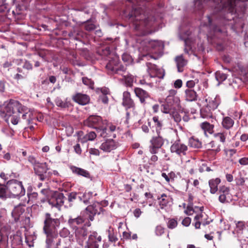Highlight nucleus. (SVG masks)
<instances>
[{
    "label": "nucleus",
    "instance_id": "1",
    "mask_svg": "<svg viewBox=\"0 0 248 248\" xmlns=\"http://www.w3.org/2000/svg\"><path fill=\"white\" fill-rule=\"evenodd\" d=\"M102 209L98 203L88 206L81 215L75 218L69 217L67 223L74 231L83 228V225L90 226L91 224L90 221H93L94 216L97 214H99Z\"/></svg>",
    "mask_w": 248,
    "mask_h": 248
},
{
    "label": "nucleus",
    "instance_id": "2",
    "mask_svg": "<svg viewBox=\"0 0 248 248\" xmlns=\"http://www.w3.org/2000/svg\"><path fill=\"white\" fill-rule=\"evenodd\" d=\"M106 68L110 74H118L124 79L126 86L131 87L134 80V77L126 71V68L119 64V61L117 57L111 58L106 65Z\"/></svg>",
    "mask_w": 248,
    "mask_h": 248
},
{
    "label": "nucleus",
    "instance_id": "3",
    "mask_svg": "<svg viewBox=\"0 0 248 248\" xmlns=\"http://www.w3.org/2000/svg\"><path fill=\"white\" fill-rule=\"evenodd\" d=\"M7 190L10 197H21L25 193L22 183L16 179L10 180L7 182Z\"/></svg>",
    "mask_w": 248,
    "mask_h": 248
},
{
    "label": "nucleus",
    "instance_id": "4",
    "mask_svg": "<svg viewBox=\"0 0 248 248\" xmlns=\"http://www.w3.org/2000/svg\"><path fill=\"white\" fill-rule=\"evenodd\" d=\"M60 225L58 218H52L50 214H45L44 220L43 231L44 232H58Z\"/></svg>",
    "mask_w": 248,
    "mask_h": 248
},
{
    "label": "nucleus",
    "instance_id": "5",
    "mask_svg": "<svg viewBox=\"0 0 248 248\" xmlns=\"http://www.w3.org/2000/svg\"><path fill=\"white\" fill-rule=\"evenodd\" d=\"M23 107L18 101L10 99L5 103L3 112L5 116H11L12 114L18 112Z\"/></svg>",
    "mask_w": 248,
    "mask_h": 248
},
{
    "label": "nucleus",
    "instance_id": "6",
    "mask_svg": "<svg viewBox=\"0 0 248 248\" xmlns=\"http://www.w3.org/2000/svg\"><path fill=\"white\" fill-rule=\"evenodd\" d=\"M170 150L171 153H174L179 156H182L186 155L188 147L180 139H178L172 142Z\"/></svg>",
    "mask_w": 248,
    "mask_h": 248
},
{
    "label": "nucleus",
    "instance_id": "7",
    "mask_svg": "<svg viewBox=\"0 0 248 248\" xmlns=\"http://www.w3.org/2000/svg\"><path fill=\"white\" fill-rule=\"evenodd\" d=\"M84 124L85 125L96 129L98 133H100V129L103 127L102 119L100 116L97 115L89 116L84 121Z\"/></svg>",
    "mask_w": 248,
    "mask_h": 248
},
{
    "label": "nucleus",
    "instance_id": "8",
    "mask_svg": "<svg viewBox=\"0 0 248 248\" xmlns=\"http://www.w3.org/2000/svg\"><path fill=\"white\" fill-rule=\"evenodd\" d=\"M120 131L119 127H117L115 125L110 124H108L107 127H102L100 129V136L102 137H116V133H118Z\"/></svg>",
    "mask_w": 248,
    "mask_h": 248
},
{
    "label": "nucleus",
    "instance_id": "9",
    "mask_svg": "<svg viewBox=\"0 0 248 248\" xmlns=\"http://www.w3.org/2000/svg\"><path fill=\"white\" fill-rule=\"evenodd\" d=\"M34 170L35 174L38 176L41 181H45L48 178L47 174L48 169L46 163H37L34 166Z\"/></svg>",
    "mask_w": 248,
    "mask_h": 248
},
{
    "label": "nucleus",
    "instance_id": "10",
    "mask_svg": "<svg viewBox=\"0 0 248 248\" xmlns=\"http://www.w3.org/2000/svg\"><path fill=\"white\" fill-rule=\"evenodd\" d=\"M66 199V198L64 196L63 194L59 193L52 196L49 199L48 202L52 207L60 209V208L63 205L64 200Z\"/></svg>",
    "mask_w": 248,
    "mask_h": 248
},
{
    "label": "nucleus",
    "instance_id": "11",
    "mask_svg": "<svg viewBox=\"0 0 248 248\" xmlns=\"http://www.w3.org/2000/svg\"><path fill=\"white\" fill-rule=\"evenodd\" d=\"M101 239L100 235H98L97 232H93L90 235L85 247L87 248H98V243L101 242Z\"/></svg>",
    "mask_w": 248,
    "mask_h": 248
},
{
    "label": "nucleus",
    "instance_id": "12",
    "mask_svg": "<svg viewBox=\"0 0 248 248\" xmlns=\"http://www.w3.org/2000/svg\"><path fill=\"white\" fill-rule=\"evenodd\" d=\"M7 228V227L0 221V248H8L9 237L5 233Z\"/></svg>",
    "mask_w": 248,
    "mask_h": 248
},
{
    "label": "nucleus",
    "instance_id": "13",
    "mask_svg": "<svg viewBox=\"0 0 248 248\" xmlns=\"http://www.w3.org/2000/svg\"><path fill=\"white\" fill-rule=\"evenodd\" d=\"M18 114L20 115L21 121L22 120L27 124H30L33 119L32 112L24 106L18 112Z\"/></svg>",
    "mask_w": 248,
    "mask_h": 248
},
{
    "label": "nucleus",
    "instance_id": "14",
    "mask_svg": "<svg viewBox=\"0 0 248 248\" xmlns=\"http://www.w3.org/2000/svg\"><path fill=\"white\" fill-rule=\"evenodd\" d=\"M46 235V248H50L56 242L57 246L60 245L61 240L58 238V232H44Z\"/></svg>",
    "mask_w": 248,
    "mask_h": 248
},
{
    "label": "nucleus",
    "instance_id": "15",
    "mask_svg": "<svg viewBox=\"0 0 248 248\" xmlns=\"http://www.w3.org/2000/svg\"><path fill=\"white\" fill-rule=\"evenodd\" d=\"M122 105L125 108L126 110L128 108H135V104L131 98L130 93L127 91L123 93Z\"/></svg>",
    "mask_w": 248,
    "mask_h": 248
},
{
    "label": "nucleus",
    "instance_id": "16",
    "mask_svg": "<svg viewBox=\"0 0 248 248\" xmlns=\"http://www.w3.org/2000/svg\"><path fill=\"white\" fill-rule=\"evenodd\" d=\"M118 146V143L112 139L107 140L103 142L100 146V149L105 152H110L116 149Z\"/></svg>",
    "mask_w": 248,
    "mask_h": 248
},
{
    "label": "nucleus",
    "instance_id": "17",
    "mask_svg": "<svg viewBox=\"0 0 248 248\" xmlns=\"http://www.w3.org/2000/svg\"><path fill=\"white\" fill-rule=\"evenodd\" d=\"M75 236L78 244L83 246L84 241L86 239L88 232L84 228H81L75 231Z\"/></svg>",
    "mask_w": 248,
    "mask_h": 248
},
{
    "label": "nucleus",
    "instance_id": "18",
    "mask_svg": "<svg viewBox=\"0 0 248 248\" xmlns=\"http://www.w3.org/2000/svg\"><path fill=\"white\" fill-rule=\"evenodd\" d=\"M73 100L79 105H85L90 102V97L85 94L77 93L72 96Z\"/></svg>",
    "mask_w": 248,
    "mask_h": 248
},
{
    "label": "nucleus",
    "instance_id": "19",
    "mask_svg": "<svg viewBox=\"0 0 248 248\" xmlns=\"http://www.w3.org/2000/svg\"><path fill=\"white\" fill-rule=\"evenodd\" d=\"M24 212V207L22 204H19L14 207L12 212V216L15 222L19 221L20 218Z\"/></svg>",
    "mask_w": 248,
    "mask_h": 248
},
{
    "label": "nucleus",
    "instance_id": "20",
    "mask_svg": "<svg viewBox=\"0 0 248 248\" xmlns=\"http://www.w3.org/2000/svg\"><path fill=\"white\" fill-rule=\"evenodd\" d=\"M134 93L142 104H145V100L150 97L148 93L140 88H135Z\"/></svg>",
    "mask_w": 248,
    "mask_h": 248
},
{
    "label": "nucleus",
    "instance_id": "21",
    "mask_svg": "<svg viewBox=\"0 0 248 248\" xmlns=\"http://www.w3.org/2000/svg\"><path fill=\"white\" fill-rule=\"evenodd\" d=\"M146 64L147 67V72L151 77L157 76L159 78H163L164 76V73L161 76H158V72L159 71L161 70L157 68V66L155 64H153L151 62H147Z\"/></svg>",
    "mask_w": 248,
    "mask_h": 248
},
{
    "label": "nucleus",
    "instance_id": "22",
    "mask_svg": "<svg viewBox=\"0 0 248 248\" xmlns=\"http://www.w3.org/2000/svg\"><path fill=\"white\" fill-rule=\"evenodd\" d=\"M9 240L12 248H16L18 246L22 245V237L17 234H13L10 235Z\"/></svg>",
    "mask_w": 248,
    "mask_h": 248
},
{
    "label": "nucleus",
    "instance_id": "23",
    "mask_svg": "<svg viewBox=\"0 0 248 248\" xmlns=\"http://www.w3.org/2000/svg\"><path fill=\"white\" fill-rule=\"evenodd\" d=\"M197 93L193 89H187L185 91V98L186 101H195L198 99Z\"/></svg>",
    "mask_w": 248,
    "mask_h": 248
},
{
    "label": "nucleus",
    "instance_id": "24",
    "mask_svg": "<svg viewBox=\"0 0 248 248\" xmlns=\"http://www.w3.org/2000/svg\"><path fill=\"white\" fill-rule=\"evenodd\" d=\"M175 61L176 63L178 71L179 72H182L184 70V67L187 64V61L184 59L182 55H180L175 57Z\"/></svg>",
    "mask_w": 248,
    "mask_h": 248
},
{
    "label": "nucleus",
    "instance_id": "25",
    "mask_svg": "<svg viewBox=\"0 0 248 248\" xmlns=\"http://www.w3.org/2000/svg\"><path fill=\"white\" fill-rule=\"evenodd\" d=\"M204 215L206 216L205 213L201 212L200 214H197L194 217V220L196 221L195 223V227L196 229H199L201 224L205 226L210 223L209 221H205L203 220L204 219V218H203Z\"/></svg>",
    "mask_w": 248,
    "mask_h": 248
},
{
    "label": "nucleus",
    "instance_id": "26",
    "mask_svg": "<svg viewBox=\"0 0 248 248\" xmlns=\"http://www.w3.org/2000/svg\"><path fill=\"white\" fill-rule=\"evenodd\" d=\"M70 169H71V170H72V171L73 172V173H74L78 175L82 176L85 177L87 178H91V175H90V173L89 172V171H88L87 170H86L83 169L78 168V167H77L76 166H72L70 168Z\"/></svg>",
    "mask_w": 248,
    "mask_h": 248
},
{
    "label": "nucleus",
    "instance_id": "27",
    "mask_svg": "<svg viewBox=\"0 0 248 248\" xmlns=\"http://www.w3.org/2000/svg\"><path fill=\"white\" fill-rule=\"evenodd\" d=\"M221 180L219 178H217L212 179L208 182L210 187V192L211 194H215L218 190V185L220 183Z\"/></svg>",
    "mask_w": 248,
    "mask_h": 248
},
{
    "label": "nucleus",
    "instance_id": "28",
    "mask_svg": "<svg viewBox=\"0 0 248 248\" xmlns=\"http://www.w3.org/2000/svg\"><path fill=\"white\" fill-rule=\"evenodd\" d=\"M151 144L157 147L161 148L164 144V141L161 134H157L156 136H153L150 140Z\"/></svg>",
    "mask_w": 248,
    "mask_h": 248
},
{
    "label": "nucleus",
    "instance_id": "29",
    "mask_svg": "<svg viewBox=\"0 0 248 248\" xmlns=\"http://www.w3.org/2000/svg\"><path fill=\"white\" fill-rule=\"evenodd\" d=\"M55 103L57 106L62 108H68L71 106L70 101L68 98L62 100L60 97H58L55 99Z\"/></svg>",
    "mask_w": 248,
    "mask_h": 248
},
{
    "label": "nucleus",
    "instance_id": "30",
    "mask_svg": "<svg viewBox=\"0 0 248 248\" xmlns=\"http://www.w3.org/2000/svg\"><path fill=\"white\" fill-rule=\"evenodd\" d=\"M212 110L209 105H207L201 109V115L203 118L208 119L213 117Z\"/></svg>",
    "mask_w": 248,
    "mask_h": 248
},
{
    "label": "nucleus",
    "instance_id": "31",
    "mask_svg": "<svg viewBox=\"0 0 248 248\" xmlns=\"http://www.w3.org/2000/svg\"><path fill=\"white\" fill-rule=\"evenodd\" d=\"M234 123V120L232 118L226 116L223 118L221 124L224 128L228 130L233 126Z\"/></svg>",
    "mask_w": 248,
    "mask_h": 248
},
{
    "label": "nucleus",
    "instance_id": "32",
    "mask_svg": "<svg viewBox=\"0 0 248 248\" xmlns=\"http://www.w3.org/2000/svg\"><path fill=\"white\" fill-rule=\"evenodd\" d=\"M153 121L154 123L155 131L157 134H161V131L163 125L162 121L159 119L158 116H154L153 118Z\"/></svg>",
    "mask_w": 248,
    "mask_h": 248
},
{
    "label": "nucleus",
    "instance_id": "33",
    "mask_svg": "<svg viewBox=\"0 0 248 248\" xmlns=\"http://www.w3.org/2000/svg\"><path fill=\"white\" fill-rule=\"evenodd\" d=\"M172 102L173 101H170V102H167V101H165V102L162 104L161 106V110L164 113H171L172 111H171L172 107Z\"/></svg>",
    "mask_w": 248,
    "mask_h": 248
},
{
    "label": "nucleus",
    "instance_id": "34",
    "mask_svg": "<svg viewBox=\"0 0 248 248\" xmlns=\"http://www.w3.org/2000/svg\"><path fill=\"white\" fill-rule=\"evenodd\" d=\"M177 93V91L174 89H171L169 91V94L166 97V101L167 102H170V101H173V102L177 103L179 101V99L178 97L175 96Z\"/></svg>",
    "mask_w": 248,
    "mask_h": 248
},
{
    "label": "nucleus",
    "instance_id": "35",
    "mask_svg": "<svg viewBox=\"0 0 248 248\" xmlns=\"http://www.w3.org/2000/svg\"><path fill=\"white\" fill-rule=\"evenodd\" d=\"M220 98L219 96L217 95L214 99H209L208 105L212 110L216 109L220 103Z\"/></svg>",
    "mask_w": 248,
    "mask_h": 248
},
{
    "label": "nucleus",
    "instance_id": "36",
    "mask_svg": "<svg viewBox=\"0 0 248 248\" xmlns=\"http://www.w3.org/2000/svg\"><path fill=\"white\" fill-rule=\"evenodd\" d=\"M200 126L205 132H207L211 134L213 132L214 126L208 122H205L201 123Z\"/></svg>",
    "mask_w": 248,
    "mask_h": 248
},
{
    "label": "nucleus",
    "instance_id": "37",
    "mask_svg": "<svg viewBox=\"0 0 248 248\" xmlns=\"http://www.w3.org/2000/svg\"><path fill=\"white\" fill-rule=\"evenodd\" d=\"M189 145L193 148H200L202 147V143L198 139L190 138L188 140Z\"/></svg>",
    "mask_w": 248,
    "mask_h": 248
},
{
    "label": "nucleus",
    "instance_id": "38",
    "mask_svg": "<svg viewBox=\"0 0 248 248\" xmlns=\"http://www.w3.org/2000/svg\"><path fill=\"white\" fill-rule=\"evenodd\" d=\"M159 200V205L161 209L166 207L168 203V198L166 194H163L160 198H158Z\"/></svg>",
    "mask_w": 248,
    "mask_h": 248
},
{
    "label": "nucleus",
    "instance_id": "39",
    "mask_svg": "<svg viewBox=\"0 0 248 248\" xmlns=\"http://www.w3.org/2000/svg\"><path fill=\"white\" fill-rule=\"evenodd\" d=\"M108 237L109 241L111 242H116L118 241V239L116 236V234L114 232L113 229L110 227L108 231Z\"/></svg>",
    "mask_w": 248,
    "mask_h": 248
},
{
    "label": "nucleus",
    "instance_id": "40",
    "mask_svg": "<svg viewBox=\"0 0 248 248\" xmlns=\"http://www.w3.org/2000/svg\"><path fill=\"white\" fill-rule=\"evenodd\" d=\"M96 137V134L94 132H90L87 134L82 139H81L82 142H86L88 140H93Z\"/></svg>",
    "mask_w": 248,
    "mask_h": 248
},
{
    "label": "nucleus",
    "instance_id": "41",
    "mask_svg": "<svg viewBox=\"0 0 248 248\" xmlns=\"http://www.w3.org/2000/svg\"><path fill=\"white\" fill-rule=\"evenodd\" d=\"M215 77L218 82V85L224 81L227 78V75L221 71H217L215 73Z\"/></svg>",
    "mask_w": 248,
    "mask_h": 248
},
{
    "label": "nucleus",
    "instance_id": "42",
    "mask_svg": "<svg viewBox=\"0 0 248 248\" xmlns=\"http://www.w3.org/2000/svg\"><path fill=\"white\" fill-rule=\"evenodd\" d=\"M236 228L235 231L238 233H242V231L246 228L245 222L244 221H235Z\"/></svg>",
    "mask_w": 248,
    "mask_h": 248
},
{
    "label": "nucleus",
    "instance_id": "43",
    "mask_svg": "<svg viewBox=\"0 0 248 248\" xmlns=\"http://www.w3.org/2000/svg\"><path fill=\"white\" fill-rule=\"evenodd\" d=\"M7 196H9V194L7 190V184L4 185L0 184V198H5Z\"/></svg>",
    "mask_w": 248,
    "mask_h": 248
},
{
    "label": "nucleus",
    "instance_id": "44",
    "mask_svg": "<svg viewBox=\"0 0 248 248\" xmlns=\"http://www.w3.org/2000/svg\"><path fill=\"white\" fill-rule=\"evenodd\" d=\"M10 116L11 117L10 121L13 124L16 125L18 123L21 122L20 117V115L18 114V112L12 114Z\"/></svg>",
    "mask_w": 248,
    "mask_h": 248
},
{
    "label": "nucleus",
    "instance_id": "45",
    "mask_svg": "<svg viewBox=\"0 0 248 248\" xmlns=\"http://www.w3.org/2000/svg\"><path fill=\"white\" fill-rule=\"evenodd\" d=\"M171 116L173 118L174 121L177 124L180 123L182 120V116L180 113L177 111H173L170 113Z\"/></svg>",
    "mask_w": 248,
    "mask_h": 248
},
{
    "label": "nucleus",
    "instance_id": "46",
    "mask_svg": "<svg viewBox=\"0 0 248 248\" xmlns=\"http://www.w3.org/2000/svg\"><path fill=\"white\" fill-rule=\"evenodd\" d=\"M82 79L84 84L89 86L90 88H93L94 83L91 79L87 77H83Z\"/></svg>",
    "mask_w": 248,
    "mask_h": 248
},
{
    "label": "nucleus",
    "instance_id": "47",
    "mask_svg": "<svg viewBox=\"0 0 248 248\" xmlns=\"http://www.w3.org/2000/svg\"><path fill=\"white\" fill-rule=\"evenodd\" d=\"M215 137L217 140L224 143L226 140V135L224 133H217L215 134Z\"/></svg>",
    "mask_w": 248,
    "mask_h": 248
},
{
    "label": "nucleus",
    "instance_id": "48",
    "mask_svg": "<svg viewBox=\"0 0 248 248\" xmlns=\"http://www.w3.org/2000/svg\"><path fill=\"white\" fill-rule=\"evenodd\" d=\"M209 147L211 148V150L215 151L216 152H218L220 151V146L217 145L216 143L214 141H211L208 144Z\"/></svg>",
    "mask_w": 248,
    "mask_h": 248
},
{
    "label": "nucleus",
    "instance_id": "49",
    "mask_svg": "<svg viewBox=\"0 0 248 248\" xmlns=\"http://www.w3.org/2000/svg\"><path fill=\"white\" fill-rule=\"evenodd\" d=\"M219 194H224L230 195V188L225 186H221L219 188Z\"/></svg>",
    "mask_w": 248,
    "mask_h": 248
},
{
    "label": "nucleus",
    "instance_id": "50",
    "mask_svg": "<svg viewBox=\"0 0 248 248\" xmlns=\"http://www.w3.org/2000/svg\"><path fill=\"white\" fill-rule=\"evenodd\" d=\"M177 225V221L174 219H170L167 223V226L170 229L175 228Z\"/></svg>",
    "mask_w": 248,
    "mask_h": 248
},
{
    "label": "nucleus",
    "instance_id": "51",
    "mask_svg": "<svg viewBox=\"0 0 248 248\" xmlns=\"http://www.w3.org/2000/svg\"><path fill=\"white\" fill-rule=\"evenodd\" d=\"M150 46L153 49H159L161 46V43L158 41H151L149 42Z\"/></svg>",
    "mask_w": 248,
    "mask_h": 248
},
{
    "label": "nucleus",
    "instance_id": "52",
    "mask_svg": "<svg viewBox=\"0 0 248 248\" xmlns=\"http://www.w3.org/2000/svg\"><path fill=\"white\" fill-rule=\"evenodd\" d=\"M228 198H230L229 195H224V194H220L218 197V200L220 202L225 203L229 202L228 200L227 199Z\"/></svg>",
    "mask_w": 248,
    "mask_h": 248
},
{
    "label": "nucleus",
    "instance_id": "53",
    "mask_svg": "<svg viewBox=\"0 0 248 248\" xmlns=\"http://www.w3.org/2000/svg\"><path fill=\"white\" fill-rule=\"evenodd\" d=\"M95 28L96 27L95 25L90 22H87L85 25V30L89 31H92L94 30Z\"/></svg>",
    "mask_w": 248,
    "mask_h": 248
},
{
    "label": "nucleus",
    "instance_id": "54",
    "mask_svg": "<svg viewBox=\"0 0 248 248\" xmlns=\"http://www.w3.org/2000/svg\"><path fill=\"white\" fill-rule=\"evenodd\" d=\"M70 234V231L67 228H63L60 232V235L61 237L65 238Z\"/></svg>",
    "mask_w": 248,
    "mask_h": 248
},
{
    "label": "nucleus",
    "instance_id": "55",
    "mask_svg": "<svg viewBox=\"0 0 248 248\" xmlns=\"http://www.w3.org/2000/svg\"><path fill=\"white\" fill-rule=\"evenodd\" d=\"M164 232V228L161 225H158L156 227L155 233L156 235L160 236Z\"/></svg>",
    "mask_w": 248,
    "mask_h": 248
},
{
    "label": "nucleus",
    "instance_id": "56",
    "mask_svg": "<svg viewBox=\"0 0 248 248\" xmlns=\"http://www.w3.org/2000/svg\"><path fill=\"white\" fill-rule=\"evenodd\" d=\"M7 9H8V5L5 0H0V12H4Z\"/></svg>",
    "mask_w": 248,
    "mask_h": 248
},
{
    "label": "nucleus",
    "instance_id": "57",
    "mask_svg": "<svg viewBox=\"0 0 248 248\" xmlns=\"http://www.w3.org/2000/svg\"><path fill=\"white\" fill-rule=\"evenodd\" d=\"M90 195L89 193H85L82 195V198L79 197L80 200L83 199V202L85 204L89 203V199H90Z\"/></svg>",
    "mask_w": 248,
    "mask_h": 248
},
{
    "label": "nucleus",
    "instance_id": "58",
    "mask_svg": "<svg viewBox=\"0 0 248 248\" xmlns=\"http://www.w3.org/2000/svg\"><path fill=\"white\" fill-rule=\"evenodd\" d=\"M122 58L123 61L124 62H131V56L127 53L123 54L122 56Z\"/></svg>",
    "mask_w": 248,
    "mask_h": 248
},
{
    "label": "nucleus",
    "instance_id": "59",
    "mask_svg": "<svg viewBox=\"0 0 248 248\" xmlns=\"http://www.w3.org/2000/svg\"><path fill=\"white\" fill-rule=\"evenodd\" d=\"M236 184L237 186H243L245 184V179L242 177H240L235 179Z\"/></svg>",
    "mask_w": 248,
    "mask_h": 248
},
{
    "label": "nucleus",
    "instance_id": "60",
    "mask_svg": "<svg viewBox=\"0 0 248 248\" xmlns=\"http://www.w3.org/2000/svg\"><path fill=\"white\" fill-rule=\"evenodd\" d=\"M23 67L29 70L32 69V64L27 61H25V62L24 63Z\"/></svg>",
    "mask_w": 248,
    "mask_h": 248
},
{
    "label": "nucleus",
    "instance_id": "61",
    "mask_svg": "<svg viewBox=\"0 0 248 248\" xmlns=\"http://www.w3.org/2000/svg\"><path fill=\"white\" fill-rule=\"evenodd\" d=\"M195 81H196V80H188L186 82V86L188 88V89H192V88L195 86V84H196Z\"/></svg>",
    "mask_w": 248,
    "mask_h": 248
},
{
    "label": "nucleus",
    "instance_id": "62",
    "mask_svg": "<svg viewBox=\"0 0 248 248\" xmlns=\"http://www.w3.org/2000/svg\"><path fill=\"white\" fill-rule=\"evenodd\" d=\"M77 194L76 193L72 192L68 194V200L69 202H73L74 200L77 198Z\"/></svg>",
    "mask_w": 248,
    "mask_h": 248
},
{
    "label": "nucleus",
    "instance_id": "63",
    "mask_svg": "<svg viewBox=\"0 0 248 248\" xmlns=\"http://www.w3.org/2000/svg\"><path fill=\"white\" fill-rule=\"evenodd\" d=\"M191 223V218L189 217H185L182 221V224L186 227L188 226Z\"/></svg>",
    "mask_w": 248,
    "mask_h": 248
},
{
    "label": "nucleus",
    "instance_id": "64",
    "mask_svg": "<svg viewBox=\"0 0 248 248\" xmlns=\"http://www.w3.org/2000/svg\"><path fill=\"white\" fill-rule=\"evenodd\" d=\"M238 162L242 165H248V157H242L239 160Z\"/></svg>",
    "mask_w": 248,
    "mask_h": 248
}]
</instances>
